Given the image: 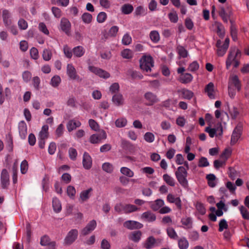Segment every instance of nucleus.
<instances>
[{
  "instance_id": "obj_48",
  "label": "nucleus",
  "mask_w": 249,
  "mask_h": 249,
  "mask_svg": "<svg viewBox=\"0 0 249 249\" xmlns=\"http://www.w3.org/2000/svg\"><path fill=\"white\" fill-rule=\"evenodd\" d=\"M61 82V78L58 75H55L53 76L50 81V84L53 87H57L59 85Z\"/></svg>"
},
{
  "instance_id": "obj_27",
  "label": "nucleus",
  "mask_w": 249,
  "mask_h": 249,
  "mask_svg": "<svg viewBox=\"0 0 249 249\" xmlns=\"http://www.w3.org/2000/svg\"><path fill=\"white\" fill-rule=\"evenodd\" d=\"M81 123L79 121L71 120L68 122L67 127L68 131L70 132L76 129L77 127H79Z\"/></svg>"
},
{
  "instance_id": "obj_63",
  "label": "nucleus",
  "mask_w": 249,
  "mask_h": 249,
  "mask_svg": "<svg viewBox=\"0 0 249 249\" xmlns=\"http://www.w3.org/2000/svg\"><path fill=\"white\" fill-rule=\"evenodd\" d=\"M198 165L199 167H207L209 165V162H208L207 158L205 157H201L199 159Z\"/></svg>"
},
{
  "instance_id": "obj_3",
  "label": "nucleus",
  "mask_w": 249,
  "mask_h": 249,
  "mask_svg": "<svg viewBox=\"0 0 249 249\" xmlns=\"http://www.w3.org/2000/svg\"><path fill=\"white\" fill-rule=\"evenodd\" d=\"M241 55V53L239 50L236 47L231 48L226 61V68L229 69L232 63L240 57Z\"/></svg>"
},
{
  "instance_id": "obj_29",
  "label": "nucleus",
  "mask_w": 249,
  "mask_h": 249,
  "mask_svg": "<svg viewBox=\"0 0 249 249\" xmlns=\"http://www.w3.org/2000/svg\"><path fill=\"white\" fill-rule=\"evenodd\" d=\"M72 52L75 56L80 57L84 54L85 50L82 46H78L73 48Z\"/></svg>"
},
{
  "instance_id": "obj_12",
  "label": "nucleus",
  "mask_w": 249,
  "mask_h": 249,
  "mask_svg": "<svg viewBox=\"0 0 249 249\" xmlns=\"http://www.w3.org/2000/svg\"><path fill=\"white\" fill-rule=\"evenodd\" d=\"M144 97L146 101V104L147 106H152L159 101L157 95L150 91L146 92Z\"/></svg>"
},
{
  "instance_id": "obj_5",
  "label": "nucleus",
  "mask_w": 249,
  "mask_h": 249,
  "mask_svg": "<svg viewBox=\"0 0 249 249\" xmlns=\"http://www.w3.org/2000/svg\"><path fill=\"white\" fill-rule=\"evenodd\" d=\"M242 132V124L238 123L233 129L230 144L231 145H234L240 139Z\"/></svg>"
},
{
  "instance_id": "obj_58",
  "label": "nucleus",
  "mask_w": 249,
  "mask_h": 249,
  "mask_svg": "<svg viewBox=\"0 0 249 249\" xmlns=\"http://www.w3.org/2000/svg\"><path fill=\"white\" fill-rule=\"evenodd\" d=\"M107 14L104 12H100L97 17V21L99 23L104 22L107 19Z\"/></svg>"
},
{
  "instance_id": "obj_19",
  "label": "nucleus",
  "mask_w": 249,
  "mask_h": 249,
  "mask_svg": "<svg viewBox=\"0 0 249 249\" xmlns=\"http://www.w3.org/2000/svg\"><path fill=\"white\" fill-rule=\"evenodd\" d=\"M142 219L148 222H153L156 220V215L151 211H147L142 213L141 216Z\"/></svg>"
},
{
  "instance_id": "obj_60",
  "label": "nucleus",
  "mask_w": 249,
  "mask_h": 249,
  "mask_svg": "<svg viewBox=\"0 0 249 249\" xmlns=\"http://www.w3.org/2000/svg\"><path fill=\"white\" fill-rule=\"evenodd\" d=\"M217 33L219 37L222 38L225 34V31L223 25L220 23H217Z\"/></svg>"
},
{
  "instance_id": "obj_51",
  "label": "nucleus",
  "mask_w": 249,
  "mask_h": 249,
  "mask_svg": "<svg viewBox=\"0 0 249 249\" xmlns=\"http://www.w3.org/2000/svg\"><path fill=\"white\" fill-rule=\"evenodd\" d=\"M144 140L149 143H151L153 142L155 140V136L151 132H146L144 135Z\"/></svg>"
},
{
  "instance_id": "obj_55",
  "label": "nucleus",
  "mask_w": 249,
  "mask_h": 249,
  "mask_svg": "<svg viewBox=\"0 0 249 249\" xmlns=\"http://www.w3.org/2000/svg\"><path fill=\"white\" fill-rule=\"evenodd\" d=\"M63 52L66 57L68 58H71L72 56V51L71 50V48L68 47V45H65L63 47Z\"/></svg>"
},
{
  "instance_id": "obj_50",
  "label": "nucleus",
  "mask_w": 249,
  "mask_h": 249,
  "mask_svg": "<svg viewBox=\"0 0 249 249\" xmlns=\"http://www.w3.org/2000/svg\"><path fill=\"white\" fill-rule=\"evenodd\" d=\"M92 15L89 13H85L82 16V19L85 23L89 24L92 20Z\"/></svg>"
},
{
  "instance_id": "obj_20",
  "label": "nucleus",
  "mask_w": 249,
  "mask_h": 249,
  "mask_svg": "<svg viewBox=\"0 0 249 249\" xmlns=\"http://www.w3.org/2000/svg\"><path fill=\"white\" fill-rule=\"evenodd\" d=\"M18 132L22 139H25L27 134V125L24 121H20L18 124Z\"/></svg>"
},
{
  "instance_id": "obj_62",
  "label": "nucleus",
  "mask_w": 249,
  "mask_h": 249,
  "mask_svg": "<svg viewBox=\"0 0 249 249\" xmlns=\"http://www.w3.org/2000/svg\"><path fill=\"white\" fill-rule=\"evenodd\" d=\"M52 11L54 16L56 18H60L62 16V12L61 10L56 7H53Z\"/></svg>"
},
{
  "instance_id": "obj_42",
  "label": "nucleus",
  "mask_w": 249,
  "mask_h": 249,
  "mask_svg": "<svg viewBox=\"0 0 249 249\" xmlns=\"http://www.w3.org/2000/svg\"><path fill=\"white\" fill-rule=\"evenodd\" d=\"M147 14L146 9L142 6H138L135 10L134 14L136 16H144Z\"/></svg>"
},
{
  "instance_id": "obj_31",
  "label": "nucleus",
  "mask_w": 249,
  "mask_h": 249,
  "mask_svg": "<svg viewBox=\"0 0 249 249\" xmlns=\"http://www.w3.org/2000/svg\"><path fill=\"white\" fill-rule=\"evenodd\" d=\"M189 245L188 240L184 237L180 238L178 240V246L179 249H187Z\"/></svg>"
},
{
  "instance_id": "obj_30",
  "label": "nucleus",
  "mask_w": 249,
  "mask_h": 249,
  "mask_svg": "<svg viewBox=\"0 0 249 249\" xmlns=\"http://www.w3.org/2000/svg\"><path fill=\"white\" fill-rule=\"evenodd\" d=\"M141 231H134L129 235V239L133 242H138L141 238Z\"/></svg>"
},
{
  "instance_id": "obj_11",
  "label": "nucleus",
  "mask_w": 249,
  "mask_h": 249,
  "mask_svg": "<svg viewBox=\"0 0 249 249\" xmlns=\"http://www.w3.org/2000/svg\"><path fill=\"white\" fill-rule=\"evenodd\" d=\"M78 231L76 229L71 230L67 234L64 240V243L66 245L71 244L77 238Z\"/></svg>"
},
{
  "instance_id": "obj_9",
  "label": "nucleus",
  "mask_w": 249,
  "mask_h": 249,
  "mask_svg": "<svg viewBox=\"0 0 249 249\" xmlns=\"http://www.w3.org/2000/svg\"><path fill=\"white\" fill-rule=\"evenodd\" d=\"M107 138V134L105 131L102 130L98 133L92 135L89 138V142L93 144L98 143Z\"/></svg>"
},
{
  "instance_id": "obj_4",
  "label": "nucleus",
  "mask_w": 249,
  "mask_h": 249,
  "mask_svg": "<svg viewBox=\"0 0 249 249\" xmlns=\"http://www.w3.org/2000/svg\"><path fill=\"white\" fill-rule=\"evenodd\" d=\"M154 66V61L151 56H143L140 60V68L146 72L151 71Z\"/></svg>"
},
{
  "instance_id": "obj_34",
  "label": "nucleus",
  "mask_w": 249,
  "mask_h": 249,
  "mask_svg": "<svg viewBox=\"0 0 249 249\" xmlns=\"http://www.w3.org/2000/svg\"><path fill=\"white\" fill-rule=\"evenodd\" d=\"M163 180L169 186H174L175 185V180L174 178L167 174H164L162 176Z\"/></svg>"
},
{
  "instance_id": "obj_24",
  "label": "nucleus",
  "mask_w": 249,
  "mask_h": 249,
  "mask_svg": "<svg viewBox=\"0 0 249 249\" xmlns=\"http://www.w3.org/2000/svg\"><path fill=\"white\" fill-rule=\"evenodd\" d=\"M205 90L210 99L215 98V95L214 94V85L213 83H209L206 86Z\"/></svg>"
},
{
  "instance_id": "obj_6",
  "label": "nucleus",
  "mask_w": 249,
  "mask_h": 249,
  "mask_svg": "<svg viewBox=\"0 0 249 249\" xmlns=\"http://www.w3.org/2000/svg\"><path fill=\"white\" fill-rule=\"evenodd\" d=\"M219 15L224 22L227 23L228 20L230 21L231 17L232 15V12L230 6H227L226 8L221 7L219 11Z\"/></svg>"
},
{
  "instance_id": "obj_1",
  "label": "nucleus",
  "mask_w": 249,
  "mask_h": 249,
  "mask_svg": "<svg viewBox=\"0 0 249 249\" xmlns=\"http://www.w3.org/2000/svg\"><path fill=\"white\" fill-rule=\"evenodd\" d=\"M140 208H138L134 205L130 204H123L119 203L117 204L114 207V210L116 212L119 213H129L140 210Z\"/></svg>"
},
{
  "instance_id": "obj_46",
  "label": "nucleus",
  "mask_w": 249,
  "mask_h": 249,
  "mask_svg": "<svg viewBox=\"0 0 249 249\" xmlns=\"http://www.w3.org/2000/svg\"><path fill=\"white\" fill-rule=\"evenodd\" d=\"M230 22L231 23V26L230 27L231 29V34L232 39L234 41H236L237 40V30L235 26L233 24V21L232 20H230Z\"/></svg>"
},
{
  "instance_id": "obj_33",
  "label": "nucleus",
  "mask_w": 249,
  "mask_h": 249,
  "mask_svg": "<svg viewBox=\"0 0 249 249\" xmlns=\"http://www.w3.org/2000/svg\"><path fill=\"white\" fill-rule=\"evenodd\" d=\"M40 244L42 246L50 245L52 248H53L55 246V243L54 242H50V240L48 236L44 235L41 238L40 240Z\"/></svg>"
},
{
  "instance_id": "obj_54",
  "label": "nucleus",
  "mask_w": 249,
  "mask_h": 249,
  "mask_svg": "<svg viewBox=\"0 0 249 249\" xmlns=\"http://www.w3.org/2000/svg\"><path fill=\"white\" fill-rule=\"evenodd\" d=\"M69 155L71 160H75L77 156L76 150L72 147L70 148L69 149Z\"/></svg>"
},
{
  "instance_id": "obj_44",
  "label": "nucleus",
  "mask_w": 249,
  "mask_h": 249,
  "mask_svg": "<svg viewBox=\"0 0 249 249\" xmlns=\"http://www.w3.org/2000/svg\"><path fill=\"white\" fill-rule=\"evenodd\" d=\"M206 178L208 180V184L211 187H214L216 185L215 180L216 177L213 174H209L207 175Z\"/></svg>"
},
{
  "instance_id": "obj_25",
  "label": "nucleus",
  "mask_w": 249,
  "mask_h": 249,
  "mask_svg": "<svg viewBox=\"0 0 249 249\" xmlns=\"http://www.w3.org/2000/svg\"><path fill=\"white\" fill-rule=\"evenodd\" d=\"M164 204V202L162 199H158L153 202L151 205V208L154 211L159 210Z\"/></svg>"
},
{
  "instance_id": "obj_8",
  "label": "nucleus",
  "mask_w": 249,
  "mask_h": 249,
  "mask_svg": "<svg viewBox=\"0 0 249 249\" xmlns=\"http://www.w3.org/2000/svg\"><path fill=\"white\" fill-rule=\"evenodd\" d=\"M88 68L90 71L101 78L107 79L110 77V74L108 72L101 69L92 66H89Z\"/></svg>"
},
{
  "instance_id": "obj_61",
  "label": "nucleus",
  "mask_w": 249,
  "mask_h": 249,
  "mask_svg": "<svg viewBox=\"0 0 249 249\" xmlns=\"http://www.w3.org/2000/svg\"><path fill=\"white\" fill-rule=\"evenodd\" d=\"M228 225L225 219H221L219 223V231H222L224 229H227Z\"/></svg>"
},
{
  "instance_id": "obj_2",
  "label": "nucleus",
  "mask_w": 249,
  "mask_h": 249,
  "mask_svg": "<svg viewBox=\"0 0 249 249\" xmlns=\"http://www.w3.org/2000/svg\"><path fill=\"white\" fill-rule=\"evenodd\" d=\"M176 178L180 184L184 188L188 186V182L187 179L188 173L187 170L183 166H179L175 172Z\"/></svg>"
},
{
  "instance_id": "obj_57",
  "label": "nucleus",
  "mask_w": 249,
  "mask_h": 249,
  "mask_svg": "<svg viewBox=\"0 0 249 249\" xmlns=\"http://www.w3.org/2000/svg\"><path fill=\"white\" fill-rule=\"evenodd\" d=\"M102 168L104 171L109 173H111L113 170L112 165L109 162L104 163L102 165Z\"/></svg>"
},
{
  "instance_id": "obj_32",
  "label": "nucleus",
  "mask_w": 249,
  "mask_h": 249,
  "mask_svg": "<svg viewBox=\"0 0 249 249\" xmlns=\"http://www.w3.org/2000/svg\"><path fill=\"white\" fill-rule=\"evenodd\" d=\"M92 190V189L90 188L88 190L83 191L81 192L80 195V199L82 202L87 200L89 198L90 193Z\"/></svg>"
},
{
  "instance_id": "obj_47",
  "label": "nucleus",
  "mask_w": 249,
  "mask_h": 249,
  "mask_svg": "<svg viewBox=\"0 0 249 249\" xmlns=\"http://www.w3.org/2000/svg\"><path fill=\"white\" fill-rule=\"evenodd\" d=\"M133 52L129 49H126L121 52L122 56L125 59H130L133 56Z\"/></svg>"
},
{
  "instance_id": "obj_21",
  "label": "nucleus",
  "mask_w": 249,
  "mask_h": 249,
  "mask_svg": "<svg viewBox=\"0 0 249 249\" xmlns=\"http://www.w3.org/2000/svg\"><path fill=\"white\" fill-rule=\"evenodd\" d=\"M112 101L115 106H122L124 104V100L122 94L117 93L112 96Z\"/></svg>"
},
{
  "instance_id": "obj_37",
  "label": "nucleus",
  "mask_w": 249,
  "mask_h": 249,
  "mask_svg": "<svg viewBox=\"0 0 249 249\" xmlns=\"http://www.w3.org/2000/svg\"><path fill=\"white\" fill-rule=\"evenodd\" d=\"M133 10V7L130 4H125L121 7L122 12L125 15L130 14Z\"/></svg>"
},
{
  "instance_id": "obj_43",
  "label": "nucleus",
  "mask_w": 249,
  "mask_h": 249,
  "mask_svg": "<svg viewBox=\"0 0 249 249\" xmlns=\"http://www.w3.org/2000/svg\"><path fill=\"white\" fill-rule=\"evenodd\" d=\"M121 173L124 175L129 178L134 176V172L129 168L126 167H123L120 169Z\"/></svg>"
},
{
  "instance_id": "obj_52",
  "label": "nucleus",
  "mask_w": 249,
  "mask_h": 249,
  "mask_svg": "<svg viewBox=\"0 0 249 249\" xmlns=\"http://www.w3.org/2000/svg\"><path fill=\"white\" fill-rule=\"evenodd\" d=\"M52 53L51 50L44 49L42 53V57L45 61H49L51 59Z\"/></svg>"
},
{
  "instance_id": "obj_56",
  "label": "nucleus",
  "mask_w": 249,
  "mask_h": 249,
  "mask_svg": "<svg viewBox=\"0 0 249 249\" xmlns=\"http://www.w3.org/2000/svg\"><path fill=\"white\" fill-rule=\"evenodd\" d=\"M28 169V164L26 160H23L20 164V172L22 174L27 173Z\"/></svg>"
},
{
  "instance_id": "obj_36",
  "label": "nucleus",
  "mask_w": 249,
  "mask_h": 249,
  "mask_svg": "<svg viewBox=\"0 0 249 249\" xmlns=\"http://www.w3.org/2000/svg\"><path fill=\"white\" fill-rule=\"evenodd\" d=\"M53 207L54 211L56 213H59L61 210V204L59 200L55 197L53 199Z\"/></svg>"
},
{
  "instance_id": "obj_23",
  "label": "nucleus",
  "mask_w": 249,
  "mask_h": 249,
  "mask_svg": "<svg viewBox=\"0 0 249 249\" xmlns=\"http://www.w3.org/2000/svg\"><path fill=\"white\" fill-rule=\"evenodd\" d=\"M229 86H231L232 88H236L238 90L240 89V82L237 75H233L230 78Z\"/></svg>"
},
{
  "instance_id": "obj_10",
  "label": "nucleus",
  "mask_w": 249,
  "mask_h": 249,
  "mask_svg": "<svg viewBox=\"0 0 249 249\" xmlns=\"http://www.w3.org/2000/svg\"><path fill=\"white\" fill-rule=\"evenodd\" d=\"M67 74L71 79L81 81V79L77 74L76 69L71 64H68L67 66Z\"/></svg>"
},
{
  "instance_id": "obj_39",
  "label": "nucleus",
  "mask_w": 249,
  "mask_h": 249,
  "mask_svg": "<svg viewBox=\"0 0 249 249\" xmlns=\"http://www.w3.org/2000/svg\"><path fill=\"white\" fill-rule=\"evenodd\" d=\"M181 223L184 226V228L190 229L192 226V219L191 217L182 218L181 220Z\"/></svg>"
},
{
  "instance_id": "obj_7",
  "label": "nucleus",
  "mask_w": 249,
  "mask_h": 249,
  "mask_svg": "<svg viewBox=\"0 0 249 249\" xmlns=\"http://www.w3.org/2000/svg\"><path fill=\"white\" fill-rule=\"evenodd\" d=\"M205 131L209 133L210 137L213 138L214 136H222L223 134V127L221 123H219L215 128H212L207 127Z\"/></svg>"
},
{
  "instance_id": "obj_40",
  "label": "nucleus",
  "mask_w": 249,
  "mask_h": 249,
  "mask_svg": "<svg viewBox=\"0 0 249 249\" xmlns=\"http://www.w3.org/2000/svg\"><path fill=\"white\" fill-rule=\"evenodd\" d=\"M149 36L152 40L154 43H157L159 41L160 36L159 33L157 31H152L149 34Z\"/></svg>"
},
{
  "instance_id": "obj_28",
  "label": "nucleus",
  "mask_w": 249,
  "mask_h": 249,
  "mask_svg": "<svg viewBox=\"0 0 249 249\" xmlns=\"http://www.w3.org/2000/svg\"><path fill=\"white\" fill-rule=\"evenodd\" d=\"M2 18L3 22L6 27H8L11 25V15L8 10H4L2 11Z\"/></svg>"
},
{
  "instance_id": "obj_53",
  "label": "nucleus",
  "mask_w": 249,
  "mask_h": 249,
  "mask_svg": "<svg viewBox=\"0 0 249 249\" xmlns=\"http://www.w3.org/2000/svg\"><path fill=\"white\" fill-rule=\"evenodd\" d=\"M239 210L242 217L245 219H249V213L246 207L241 206L239 207Z\"/></svg>"
},
{
  "instance_id": "obj_26",
  "label": "nucleus",
  "mask_w": 249,
  "mask_h": 249,
  "mask_svg": "<svg viewBox=\"0 0 249 249\" xmlns=\"http://www.w3.org/2000/svg\"><path fill=\"white\" fill-rule=\"evenodd\" d=\"M193 79L191 74L185 73L181 74L179 77V81L183 84H187L190 83Z\"/></svg>"
},
{
  "instance_id": "obj_45",
  "label": "nucleus",
  "mask_w": 249,
  "mask_h": 249,
  "mask_svg": "<svg viewBox=\"0 0 249 249\" xmlns=\"http://www.w3.org/2000/svg\"><path fill=\"white\" fill-rule=\"evenodd\" d=\"M168 236L173 239H177L178 235L175 231V230L172 227H169L166 230Z\"/></svg>"
},
{
  "instance_id": "obj_59",
  "label": "nucleus",
  "mask_w": 249,
  "mask_h": 249,
  "mask_svg": "<svg viewBox=\"0 0 249 249\" xmlns=\"http://www.w3.org/2000/svg\"><path fill=\"white\" fill-rule=\"evenodd\" d=\"M132 38L130 36L126 33L125 34L122 38V43L124 45H128L131 42Z\"/></svg>"
},
{
  "instance_id": "obj_16",
  "label": "nucleus",
  "mask_w": 249,
  "mask_h": 249,
  "mask_svg": "<svg viewBox=\"0 0 249 249\" xmlns=\"http://www.w3.org/2000/svg\"><path fill=\"white\" fill-rule=\"evenodd\" d=\"M60 27L63 32L69 35L71 28V24L67 18H63L61 19Z\"/></svg>"
},
{
  "instance_id": "obj_14",
  "label": "nucleus",
  "mask_w": 249,
  "mask_h": 249,
  "mask_svg": "<svg viewBox=\"0 0 249 249\" xmlns=\"http://www.w3.org/2000/svg\"><path fill=\"white\" fill-rule=\"evenodd\" d=\"M96 227V222L95 220H93L90 221L88 225L85 227L81 231V235L85 236L92 231H93Z\"/></svg>"
},
{
  "instance_id": "obj_38",
  "label": "nucleus",
  "mask_w": 249,
  "mask_h": 249,
  "mask_svg": "<svg viewBox=\"0 0 249 249\" xmlns=\"http://www.w3.org/2000/svg\"><path fill=\"white\" fill-rule=\"evenodd\" d=\"M181 92L183 98L185 99L190 100L194 95V93L192 91L185 89H182Z\"/></svg>"
},
{
  "instance_id": "obj_49",
  "label": "nucleus",
  "mask_w": 249,
  "mask_h": 249,
  "mask_svg": "<svg viewBox=\"0 0 249 249\" xmlns=\"http://www.w3.org/2000/svg\"><path fill=\"white\" fill-rule=\"evenodd\" d=\"M127 124V120L124 118H119L115 121V125L117 127L125 126Z\"/></svg>"
},
{
  "instance_id": "obj_22",
  "label": "nucleus",
  "mask_w": 249,
  "mask_h": 249,
  "mask_svg": "<svg viewBox=\"0 0 249 249\" xmlns=\"http://www.w3.org/2000/svg\"><path fill=\"white\" fill-rule=\"evenodd\" d=\"M83 165L85 169H89L92 166V160L89 155L85 152L83 156Z\"/></svg>"
},
{
  "instance_id": "obj_17",
  "label": "nucleus",
  "mask_w": 249,
  "mask_h": 249,
  "mask_svg": "<svg viewBox=\"0 0 249 249\" xmlns=\"http://www.w3.org/2000/svg\"><path fill=\"white\" fill-rule=\"evenodd\" d=\"M156 245V240L152 236L148 237L144 242L142 243V246L146 249H152Z\"/></svg>"
},
{
  "instance_id": "obj_64",
  "label": "nucleus",
  "mask_w": 249,
  "mask_h": 249,
  "mask_svg": "<svg viewBox=\"0 0 249 249\" xmlns=\"http://www.w3.org/2000/svg\"><path fill=\"white\" fill-rule=\"evenodd\" d=\"M230 114L232 119H235L239 115V112L237 108L233 107L230 110Z\"/></svg>"
},
{
  "instance_id": "obj_18",
  "label": "nucleus",
  "mask_w": 249,
  "mask_h": 249,
  "mask_svg": "<svg viewBox=\"0 0 249 249\" xmlns=\"http://www.w3.org/2000/svg\"><path fill=\"white\" fill-rule=\"evenodd\" d=\"M167 200L170 203H175L178 209H181V201L179 197H176L174 195L169 194L167 196Z\"/></svg>"
},
{
  "instance_id": "obj_15",
  "label": "nucleus",
  "mask_w": 249,
  "mask_h": 249,
  "mask_svg": "<svg viewBox=\"0 0 249 249\" xmlns=\"http://www.w3.org/2000/svg\"><path fill=\"white\" fill-rule=\"evenodd\" d=\"M0 180L2 188H6L9 184V176L6 169H3L2 170Z\"/></svg>"
},
{
  "instance_id": "obj_35",
  "label": "nucleus",
  "mask_w": 249,
  "mask_h": 249,
  "mask_svg": "<svg viewBox=\"0 0 249 249\" xmlns=\"http://www.w3.org/2000/svg\"><path fill=\"white\" fill-rule=\"evenodd\" d=\"M48 129L49 127L47 125H43L39 133L38 138L47 139L49 136Z\"/></svg>"
},
{
  "instance_id": "obj_13",
  "label": "nucleus",
  "mask_w": 249,
  "mask_h": 249,
  "mask_svg": "<svg viewBox=\"0 0 249 249\" xmlns=\"http://www.w3.org/2000/svg\"><path fill=\"white\" fill-rule=\"evenodd\" d=\"M124 226L130 230L140 229L143 227V225L137 221L133 220H127L124 222Z\"/></svg>"
},
{
  "instance_id": "obj_41",
  "label": "nucleus",
  "mask_w": 249,
  "mask_h": 249,
  "mask_svg": "<svg viewBox=\"0 0 249 249\" xmlns=\"http://www.w3.org/2000/svg\"><path fill=\"white\" fill-rule=\"evenodd\" d=\"M177 50L180 57L185 58L188 56V52L183 46L178 45L177 48Z\"/></svg>"
}]
</instances>
